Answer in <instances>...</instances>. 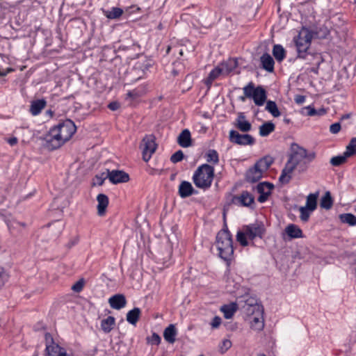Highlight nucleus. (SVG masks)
<instances>
[{
	"instance_id": "c756f323",
	"label": "nucleus",
	"mask_w": 356,
	"mask_h": 356,
	"mask_svg": "<svg viewBox=\"0 0 356 356\" xmlns=\"http://www.w3.org/2000/svg\"><path fill=\"white\" fill-rule=\"evenodd\" d=\"M273 55L278 62H281L286 56V51L282 45L275 44L273 48Z\"/></svg>"
},
{
	"instance_id": "e433bc0d",
	"label": "nucleus",
	"mask_w": 356,
	"mask_h": 356,
	"mask_svg": "<svg viewBox=\"0 0 356 356\" xmlns=\"http://www.w3.org/2000/svg\"><path fill=\"white\" fill-rule=\"evenodd\" d=\"M350 156L346 154V151L342 154L332 157L330 163L334 166H339L346 161L348 157Z\"/></svg>"
},
{
	"instance_id": "680f3d73",
	"label": "nucleus",
	"mask_w": 356,
	"mask_h": 356,
	"mask_svg": "<svg viewBox=\"0 0 356 356\" xmlns=\"http://www.w3.org/2000/svg\"><path fill=\"white\" fill-rule=\"evenodd\" d=\"M99 181L97 184H98L99 186H102L104 184V179H99Z\"/></svg>"
},
{
	"instance_id": "aec40b11",
	"label": "nucleus",
	"mask_w": 356,
	"mask_h": 356,
	"mask_svg": "<svg viewBox=\"0 0 356 356\" xmlns=\"http://www.w3.org/2000/svg\"><path fill=\"white\" fill-rule=\"evenodd\" d=\"M178 144L182 147H188L191 145V136L188 129H184L178 136Z\"/></svg>"
},
{
	"instance_id": "13d9d810",
	"label": "nucleus",
	"mask_w": 356,
	"mask_h": 356,
	"mask_svg": "<svg viewBox=\"0 0 356 356\" xmlns=\"http://www.w3.org/2000/svg\"><path fill=\"white\" fill-rule=\"evenodd\" d=\"M113 184H118L120 183H124L129 179H109Z\"/></svg>"
},
{
	"instance_id": "4c0bfd02",
	"label": "nucleus",
	"mask_w": 356,
	"mask_h": 356,
	"mask_svg": "<svg viewBox=\"0 0 356 356\" xmlns=\"http://www.w3.org/2000/svg\"><path fill=\"white\" fill-rule=\"evenodd\" d=\"M340 220L343 223H347L351 226L356 225V217L352 213H343L340 215Z\"/></svg>"
},
{
	"instance_id": "9d476101",
	"label": "nucleus",
	"mask_w": 356,
	"mask_h": 356,
	"mask_svg": "<svg viewBox=\"0 0 356 356\" xmlns=\"http://www.w3.org/2000/svg\"><path fill=\"white\" fill-rule=\"evenodd\" d=\"M229 140L231 143L239 145H252L254 143V138L250 134H241L235 130H230Z\"/></svg>"
},
{
	"instance_id": "473e14b6",
	"label": "nucleus",
	"mask_w": 356,
	"mask_h": 356,
	"mask_svg": "<svg viewBox=\"0 0 356 356\" xmlns=\"http://www.w3.org/2000/svg\"><path fill=\"white\" fill-rule=\"evenodd\" d=\"M332 204L333 201L330 193L327 191L321 199L320 206L321 208L330 209L332 207Z\"/></svg>"
},
{
	"instance_id": "ddd939ff",
	"label": "nucleus",
	"mask_w": 356,
	"mask_h": 356,
	"mask_svg": "<svg viewBox=\"0 0 356 356\" xmlns=\"http://www.w3.org/2000/svg\"><path fill=\"white\" fill-rule=\"evenodd\" d=\"M248 237L250 240L254 239L256 237L262 238L265 229L262 224L254 223L245 226L243 228Z\"/></svg>"
},
{
	"instance_id": "de8ad7c7",
	"label": "nucleus",
	"mask_w": 356,
	"mask_h": 356,
	"mask_svg": "<svg viewBox=\"0 0 356 356\" xmlns=\"http://www.w3.org/2000/svg\"><path fill=\"white\" fill-rule=\"evenodd\" d=\"M83 285H84V282H83V280H80L78 282H76L74 284L72 285V290L74 291V292L79 293L81 291H82V289L83 288Z\"/></svg>"
},
{
	"instance_id": "f03ea898",
	"label": "nucleus",
	"mask_w": 356,
	"mask_h": 356,
	"mask_svg": "<svg viewBox=\"0 0 356 356\" xmlns=\"http://www.w3.org/2000/svg\"><path fill=\"white\" fill-rule=\"evenodd\" d=\"M75 124L69 119L60 122L50 129L44 140L48 148L56 149L68 141L76 132Z\"/></svg>"
},
{
	"instance_id": "a211bd4d",
	"label": "nucleus",
	"mask_w": 356,
	"mask_h": 356,
	"mask_svg": "<svg viewBox=\"0 0 356 356\" xmlns=\"http://www.w3.org/2000/svg\"><path fill=\"white\" fill-rule=\"evenodd\" d=\"M178 193L181 198H186L195 193V191L190 182L183 181L179 186Z\"/></svg>"
},
{
	"instance_id": "5701e85b",
	"label": "nucleus",
	"mask_w": 356,
	"mask_h": 356,
	"mask_svg": "<svg viewBox=\"0 0 356 356\" xmlns=\"http://www.w3.org/2000/svg\"><path fill=\"white\" fill-rule=\"evenodd\" d=\"M285 232L290 238H298L302 237V232L295 224H289L285 228Z\"/></svg>"
},
{
	"instance_id": "4be33fe9",
	"label": "nucleus",
	"mask_w": 356,
	"mask_h": 356,
	"mask_svg": "<svg viewBox=\"0 0 356 356\" xmlns=\"http://www.w3.org/2000/svg\"><path fill=\"white\" fill-rule=\"evenodd\" d=\"M237 309V303L231 302L229 304L222 305L220 308V311L223 313L224 317L226 319H229L232 318Z\"/></svg>"
},
{
	"instance_id": "f704fd0d",
	"label": "nucleus",
	"mask_w": 356,
	"mask_h": 356,
	"mask_svg": "<svg viewBox=\"0 0 356 356\" xmlns=\"http://www.w3.org/2000/svg\"><path fill=\"white\" fill-rule=\"evenodd\" d=\"M223 67L224 73L228 74L232 70H234L237 66V61L235 59H229L226 62L220 64Z\"/></svg>"
},
{
	"instance_id": "393cba45",
	"label": "nucleus",
	"mask_w": 356,
	"mask_h": 356,
	"mask_svg": "<svg viewBox=\"0 0 356 356\" xmlns=\"http://www.w3.org/2000/svg\"><path fill=\"white\" fill-rule=\"evenodd\" d=\"M177 335V330L174 325L170 324L167 327L163 332V337L165 341L172 343L175 341V337Z\"/></svg>"
},
{
	"instance_id": "69168bd1",
	"label": "nucleus",
	"mask_w": 356,
	"mask_h": 356,
	"mask_svg": "<svg viewBox=\"0 0 356 356\" xmlns=\"http://www.w3.org/2000/svg\"><path fill=\"white\" fill-rule=\"evenodd\" d=\"M257 356H266L265 354H259Z\"/></svg>"
},
{
	"instance_id": "39448f33",
	"label": "nucleus",
	"mask_w": 356,
	"mask_h": 356,
	"mask_svg": "<svg viewBox=\"0 0 356 356\" xmlns=\"http://www.w3.org/2000/svg\"><path fill=\"white\" fill-rule=\"evenodd\" d=\"M312 39L311 32L305 28L302 29L298 35L294 38L293 41L296 46L298 57H303V54L310 47Z\"/></svg>"
},
{
	"instance_id": "c03bdc74",
	"label": "nucleus",
	"mask_w": 356,
	"mask_h": 356,
	"mask_svg": "<svg viewBox=\"0 0 356 356\" xmlns=\"http://www.w3.org/2000/svg\"><path fill=\"white\" fill-rule=\"evenodd\" d=\"M147 343L152 345H159L161 343V337L156 333H153L152 335L147 338Z\"/></svg>"
},
{
	"instance_id": "58836bf2",
	"label": "nucleus",
	"mask_w": 356,
	"mask_h": 356,
	"mask_svg": "<svg viewBox=\"0 0 356 356\" xmlns=\"http://www.w3.org/2000/svg\"><path fill=\"white\" fill-rule=\"evenodd\" d=\"M193 181L197 187L207 189L211 186L212 179H193Z\"/></svg>"
},
{
	"instance_id": "412c9836",
	"label": "nucleus",
	"mask_w": 356,
	"mask_h": 356,
	"mask_svg": "<svg viewBox=\"0 0 356 356\" xmlns=\"http://www.w3.org/2000/svg\"><path fill=\"white\" fill-rule=\"evenodd\" d=\"M97 213L99 216H103L108 205V197L104 194H99L97 197Z\"/></svg>"
},
{
	"instance_id": "c85d7f7f",
	"label": "nucleus",
	"mask_w": 356,
	"mask_h": 356,
	"mask_svg": "<svg viewBox=\"0 0 356 356\" xmlns=\"http://www.w3.org/2000/svg\"><path fill=\"white\" fill-rule=\"evenodd\" d=\"M115 318L111 316L102 320L101 322V327L102 330L106 333L110 332L112 330L113 325H115Z\"/></svg>"
},
{
	"instance_id": "0e129e2a",
	"label": "nucleus",
	"mask_w": 356,
	"mask_h": 356,
	"mask_svg": "<svg viewBox=\"0 0 356 356\" xmlns=\"http://www.w3.org/2000/svg\"><path fill=\"white\" fill-rule=\"evenodd\" d=\"M245 98H247L245 95L244 97H241V99L243 102L245 101Z\"/></svg>"
},
{
	"instance_id": "8fccbe9b",
	"label": "nucleus",
	"mask_w": 356,
	"mask_h": 356,
	"mask_svg": "<svg viewBox=\"0 0 356 356\" xmlns=\"http://www.w3.org/2000/svg\"><path fill=\"white\" fill-rule=\"evenodd\" d=\"M302 110L306 111H307L306 115H307L309 116H314V115H316V113H317L316 109L310 106L305 107Z\"/></svg>"
},
{
	"instance_id": "49530a36",
	"label": "nucleus",
	"mask_w": 356,
	"mask_h": 356,
	"mask_svg": "<svg viewBox=\"0 0 356 356\" xmlns=\"http://www.w3.org/2000/svg\"><path fill=\"white\" fill-rule=\"evenodd\" d=\"M232 346V342L229 339H224L220 346V349L222 353H224L226 352L229 348H230Z\"/></svg>"
},
{
	"instance_id": "e2e57ef3",
	"label": "nucleus",
	"mask_w": 356,
	"mask_h": 356,
	"mask_svg": "<svg viewBox=\"0 0 356 356\" xmlns=\"http://www.w3.org/2000/svg\"><path fill=\"white\" fill-rule=\"evenodd\" d=\"M312 72H314V73H317V70L316 69H314V68H312L311 70Z\"/></svg>"
},
{
	"instance_id": "423d86ee",
	"label": "nucleus",
	"mask_w": 356,
	"mask_h": 356,
	"mask_svg": "<svg viewBox=\"0 0 356 356\" xmlns=\"http://www.w3.org/2000/svg\"><path fill=\"white\" fill-rule=\"evenodd\" d=\"M140 147L142 149L143 160L146 162L148 161L157 147L155 136L152 134L146 135L143 138Z\"/></svg>"
},
{
	"instance_id": "ea45409f",
	"label": "nucleus",
	"mask_w": 356,
	"mask_h": 356,
	"mask_svg": "<svg viewBox=\"0 0 356 356\" xmlns=\"http://www.w3.org/2000/svg\"><path fill=\"white\" fill-rule=\"evenodd\" d=\"M207 161L209 163H217L218 162V154L214 149H209L206 154Z\"/></svg>"
},
{
	"instance_id": "37998d69",
	"label": "nucleus",
	"mask_w": 356,
	"mask_h": 356,
	"mask_svg": "<svg viewBox=\"0 0 356 356\" xmlns=\"http://www.w3.org/2000/svg\"><path fill=\"white\" fill-rule=\"evenodd\" d=\"M346 154L352 156L356 153V138H353L346 147Z\"/></svg>"
},
{
	"instance_id": "a878e982",
	"label": "nucleus",
	"mask_w": 356,
	"mask_h": 356,
	"mask_svg": "<svg viewBox=\"0 0 356 356\" xmlns=\"http://www.w3.org/2000/svg\"><path fill=\"white\" fill-rule=\"evenodd\" d=\"M141 314L140 309L134 307L133 309L128 312L127 314V321L131 325H136L138 321Z\"/></svg>"
},
{
	"instance_id": "1a4fd4ad",
	"label": "nucleus",
	"mask_w": 356,
	"mask_h": 356,
	"mask_svg": "<svg viewBox=\"0 0 356 356\" xmlns=\"http://www.w3.org/2000/svg\"><path fill=\"white\" fill-rule=\"evenodd\" d=\"M240 302H243L242 309L247 316L254 314L257 310L263 309V307L259 303L258 300L253 296L245 295L242 297Z\"/></svg>"
},
{
	"instance_id": "c9c22d12",
	"label": "nucleus",
	"mask_w": 356,
	"mask_h": 356,
	"mask_svg": "<svg viewBox=\"0 0 356 356\" xmlns=\"http://www.w3.org/2000/svg\"><path fill=\"white\" fill-rule=\"evenodd\" d=\"M266 110L268 111L273 117H278L280 115V112L275 102L268 101L266 106Z\"/></svg>"
},
{
	"instance_id": "6e6552de",
	"label": "nucleus",
	"mask_w": 356,
	"mask_h": 356,
	"mask_svg": "<svg viewBox=\"0 0 356 356\" xmlns=\"http://www.w3.org/2000/svg\"><path fill=\"white\" fill-rule=\"evenodd\" d=\"M232 202L238 207L253 209L255 206L254 196L248 191H243L240 194L234 195Z\"/></svg>"
},
{
	"instance_id": "052dcab7",
	"label": "nucleus",
	"mask_w": 356,
	"mask_h": 356,
	"mask_svg": "<svg viewBox=\"0 0 356 356\" xmlns=\"http://www.w3.org/2000/svg\"><path fill=\"white\" fill-rule=\"evenodd\" d=\"M289 179H280V181H282V184H287L289 182Z\"/></svg>"
},
{
	"instance_id": "79ce46f5",
	"label": "nucleus",
	"mask_w": 356,
	"mask_h": 356,
	"mask_svg": "<svg viewBox=\"0 0 356 356\" xmlns=\"http://www.w3.org/2000/svg\"><path fill=\"white\" fill-rule=\"evenodd\" d=\"M299 210L300 213V218L301 220L303 222H307L309 220L311 212L312 211H310V209L306 207H301Z\"/></svg>"
},
{
	"instance_id": "7c9ffc66",
	"label": "nucleus",
	"mask_w": 356,
	"mask_h": 356,
	"mask_svg": "<svg viewBox=\"0 0 356 356\" xmlns=\"http://www.w3.org/2000/svg\"><path fill=\"white\" fill-rule=\"evenodd\" d=\"M318 197V192H316L315 193H310L307 197L305 207L310 209V211H314L316 209Z\"/></svg>"
},
{
	"instance_id": "f257e3e1",
	"label": "nucleus",
	"mask_w": 356,
	"mask_h": 356,
	"mask_svg": "<svg viewBox=\"0 0 356 356\" xmlns=\"http://www.w3.org/2000/svg\"><path fill=\"white\" fill-rule=\"evenodd\" d=\"M289 159L282 170L279 178H291L293 172H303L307 165L314 159L315 154L308 153L307 150L296 143L291 145Z\"/></svg>"
},
{
	"instance_id": "a19ab883",
	"label": "nucleus",
	"mask_w": 356,
	"mask_h": 356,
	"mask_svg": "<svg viewBox=\"0 0 356 356\" xmlns=\"http://www.w3.org/2000/svg\"><path fill=\"white\" fill-rule=\"evenodd\" d=\"M248 238L245 232H238L236 234V240L243 247H245L248 245V241L247 240Z\"/></svg>"
},
{
	"instance_id": "3c124183",
	"label": "nucleus",
	"mask_w": 356,
	"mask_h": 356,
	"mask_svg": "<svg viewBox=\"0 0 356 356\" xmlns=\"http://www.w3.org/2000/svg\"><path fill=\"white\" fill-rule=\"evenodd\" d=\"M221 324V318L219 316H215L211 323V325L213 328H217Z\"/></svg>"
},
{
	"instance_id": "5fc2aeb1",
	"label": "nucleus",
	"mask_w": 356,
	"mask_h": 356,
	"mask_svg": "<svg viewBox=\"0 0 356 356\" xmlns=\"http://www.w3.org/2000/svg\"><path fill=\"white\" fill-rule=\"evenodd\" d=\"M108 107L111 111H116L120 108V104L117 102H113L108 105Z\"/></svg>"
},
{
	"instance_id": "4468645a",
	"label": "nucleus",
	"mask_w": 356,
	"mask_h": 356,
	"mask_svg": "<svg viewBox=\"0 0 356 356\" xmlns=\"http://www.w3.org/2000/svg\"><path fill=\"white\" fill-rule=\"evenodd\" d=\"M44 337L46 342L45 350L47 356H57L61 350H65L58 344L54 343V339L49 333H46Z\"/></svg>"
},
{
	"instance_id": "774afa93",
	"label": "nucleus",
	"mask_w": 356,
	"mask_h": 356,
	"mask_svg": "<svg viewBox=\"0 0 356 356\" xmlns=\"http://www.w3.org/2000/svg\"><path fill=\"white\" fill-rule=\"evenodd\" d=\"M354 1H355V3L356 4V0H354Z\"/></svg>"
},
{
	"instance_id": "2eb2a0df",
	"label": "nucleus",
	"mask_w": 356,
	"mask_h": 356,
	"mask_svg": "<svg viewBox=\"0 0 356 356\" xmlns=\"http://www.w3.org/2000/svg\"><path fill=\"white\" fill-rule=\"evenodd\" d=\"M233 124L237 129L242 132L246 133L252 129V124L246 120L243 113H238L237 118Z\"/></svg>"
},
{
	"instance_id": "338daca9",
	"label": "nucleus",
	"mask_w": 356,
	"mask_h": 356,
	"mask_svg": "<svg viewBox=\"0 0 356 356\" xmlns=\"http://www.w3.org/2000/svg\"><path fill=\"white\" fill-rule=\"evenodd\" d=\"M252 180L253 181H257L258 179H252Z\"/></svg>"
},
{
	"instance_id": "b1692460",
	"label": "nucleus",
	"mask_w": 356,
	"mask_h": 356,
	"mask_svg": "<svg viewBox=\"0 0 356 356\" xmlns=\"http://www.w3.org/2000/svg\"><path fill=\"white\" fill-rule=\"evenodd\" d=\"M261 63L262 67L269 72L274 70V60L272 56L268 54H264L261 56Z\"/></svg>"
},
{
	"instance_id": "864d4df0",
	"label": "nucleus",
	"mask_w": 356,
	"mask_h": 356,
	"mask_svg": "<svg viewBox=\"0 0 356 356\" xmlns=\"http://www.w3.org/2000/svg\"><path fill=\"white\" fill-rule=\"evenodd\" d=\"M127 95L128 97H130L132 99H136V97H139L140 94H139L138 91H137L136 90H134L131 91H129L127 92Z\"/></svg>"
},
{
	"instance_id": "4d7b16f0",
	"label": "nucleus",
	"mask_w": 356,
	"mask_h": 356,
	"mask_svg": "<svg viewBox=\"0 0 356 356\" xmlns=\"http://www.w3.org/2000/svg\"><path fill=\"white\" fill-rule=\"evenodd\" d=\"M4 272L3 268L0 267V287L4 284Z\"/></svg>"
},
{
	"instance_id": "20e7f679",
	"label": "nucleus",
	"mask_w": 356,
	"mask_h": 356,
	"mask_svg": "<svg viewBox=\"0 0 356 356\" xmlns=\"http://www.w3.org/2000/svg\"><path fill=\"white\" fill-rule=\"evenodd\" d=\"M243 93L246 97L252 99L254 103L259 106H263L266 100V92L261 86L254 87L252 82H250L243 88Z\"/></svg>"
},
{
	"instance_id": "a18cd8bd",
	"label": "nucleus",
	"mask_w": 356,
	"mask_h": 356,
	"mask_svg": "<svg viewBox=\"0 0 356 356\" xmlns=\"http://www.w3.org/2000/svg\"><path fill=\"white\" fill-rule=\"evenodd\" d=\"M184 158V154L181 150H178L174 153L170 158V161L175 163L181 161Z\"/></svg>"
},
{
	"instance_id": "dca6fc26",
	"label": "nucleus",
	"mask_w": 356,
	"mask_h": 356,
	"mask_svg": "<svg viewBox=\"0 0 356 356\" xmlns=\"http://www.w3.org/2000/svg\"><path fill=\"white\" fill-rule=\"evenodd\" d=\"M213 168L208 164H203L197 168L193 178H213Z\"/></svg>"
},
{
	"instance_id": "6ab92c4d",
	"label": "nucleus",
	"mask_w": 356,
	"mask_h": 356,
	"mask_svg": "<svg viewBox=\"0 0 356 356\" xmlns=\"http://www.w3.org/2000/svg\"><path fill=\"white\" fill-rule=\"evenodd\" d=\"M96 178H129V175L122 171L119 170H109L108 169H106L105 172H103L101 177H99L98 176H96Z\"/></svg>"
},
{
	"instance_id": "7ed1b4c3",
	"label": "nucleus",
	"mask_w": 356,
	"mask_h": 356,
	"mask_svg": "<svg viewBox=\"0 0 356 356\" xmlns=\"http://www.w3.org/2000/svg\"><path fill=\"white\" fill-rule=\"evenodd\" d=\"M216 247L219 256L225 261H230L234 254L232 234L227 228L220 230L216 236Z\"/></svg>"
},
{
	"instance_id": "f3484780",
	"label": "nucleus",
	"mask_w": 356,
	"mask_h": 356,
	"mask_svg": "<svg viewBox=\"0 0 356 356\" xmlns=\"http://www.w3.org/2000/svg\"><path fill=\"white\" fill-rule=\"evenodd\" d=\"M108 303L113 309L119 310L126 306L127 300L123 294H115L108 299Z\"/></svg>"
},
{
	"instance_id": "f8f14e48",
	"label": "nucleus",
	"mask_w": 356,
	"mask_h": 356,
	"mask_svg": "<svg viewBox=\"0 0 356 356\" xmlns=\"http://www.w3.org/2000/svg\"><path fill=\"white\" fill-rule=\"evenodd\" d=\"M250 317V322L251 328L256 331H261L264 327V309L257 310L248 315Z\"/></svg>"
},
{
	"instance_id": "bb28decb",
	"label": "nucleus",
	"mask_w": 356,
	"mask_h": 356,
	"mask_svg": "<svg viewBox=\"0 0 356 356\" xmlns=\"http://www.w3.org/2000/svg\"><path fill=\"white\" fill-rule=\"evenodd\" d=\"M46 102L44 99H39L31 103L30 111L33 115H38L45 107Z\"/></svg>"
},
{
	"instance_id": "bf43d9fd",
	"label": "nucleus",
	"mask_w": 356,
	"mask_h": 356,
	"mask_svg": "<svg viewBox=\"0 0 356 356\" xmlns=\"http://www.w3.org/2000/svg\"><path fill=\"white\" fill-rule=\"evenodd\" d=\"M11 71H13V70H12L11 68H8V69L7 70V71H6V72H1V71L0 70V76H6V75L9 72H11Z\"/></svg>"
},
{
	"instance_id": "2f4dec72",
	"label": "nucleus",
	"mask_w": 356,
	"mask_h": 356,
	"mask_svg": "<svg viewBox=\"0 0 356 356\" xmlns=\"http://www.w3.org/2000/svg\"><path fill=\"white\" fill-rule=\"evenodd\" d=\"M275 130V124L270 122H265L259 127L261 136H267Z\"/></svg>"
},
{
	"instance_id": "09e8293b",
	"label": "nucleus",
	"mask_w": 356,
	"mask_h": 356,
	"mask_svg": "<svg viewBox=\"0 0 356 356\" xmlns=\"http://www.w3.org/2000/svg\"><path fill=\"white\" fill-rule=\"evenodd\" d=\"M341 129V124L339 122L334 123L330 125V131L332 134H336L339 132Z\"/></svg>"
},
{
	"instance_id": "0eeeda50",
	"label": "nucleus",
	"mask_w": 356,
	"mask_h": 356,
	"mask_svg": "<svg viewBox=\"0 0 356 356\" xmlns=\"http://www.w3.org/2000/svg\"><path fill=\"white\" fill-rule=\"evenodd\" d=\"M273 163V159L270 156L261 159L249 170V173L252 175L251 178H261Z\"/></svg>"
},
{
	"instance_id": "6e6d98bb",
	"label": "nucleus",
	"mask_w": 356,
	"mask_h": 356,
	"mask_svg": "<svg viewBox=\"0 0 356 356\" xmlns=\"http://www.w3.org/2000/svg\"><path fill=\"white\" fill-rule=\"evenodd\" d=\"M6 141L10 144V145L14 146L17 143L18 140L16 137H12L7 139Z\"/></svg>"
},
{
	"instance_id": "cd10ccee",
	"label": "nucleus",
	"mask_w": 356,
	"mask_h": 356,
	"mask_svg": "<svg viewBox=\"0 0 356 356\" xmlns=\"http://www.w3.org/2000/svg\"><path fill=\"white\" fill-rule=\"evenodd\" d=\"M220 74H225L224 73L223 67H222L221 65L215 67L211 72L209 73V76L206 81L207 84H211V83L217 79Z\"/></svg>"
},
{
	"instance_id": "603ef678",
	"label": "nucleus",
	"mask_w": 356,
	"mask_h": 356,
	"mask_svg": "<svg viewBox=\"0 0 356 356\" xmlns=\"http://www.w3.org/2000/svg\"><path fill=\"white\" fill-rule=\"evenodd\" d=\"M294 100L296 104H302L305 102V96L301 95H296Z\"/></svg>"
},
{
	"instance_id": "9b49d317",
	"label": "nucleus",
	"mask_w": 356,
	"mask_h": 356,
	"mask_svg": "<svg viewBox=\"0 0 356 356\" xmlns=\"http://www.w3.org/2000/svg\"><path fill=\"white\" fill-rule=\"evenodd\" d=\"M273 188L274 185L272 183L268 181L259 183L257 186V191L259 193L257 199L258 202L260 203L265 202L270 195Z\"/></svg>"
},
{
	"instance_id": "72a5a7b5",
	"label": "nucleus",
	"mask_w": 356,
	"mask_h": 356,
	"mask_svg": "<svg viewBox=\"0 0 356 356\" xmlns=\"http://www.w3.org/2000/svg\"><path fill=\"white\" fill-rule=\"evenodd\" d=\"M123 14L122 9L113 7L111 10L104 11L105 16L111 19H118Z\"/></svg>"
}]
</instances>
